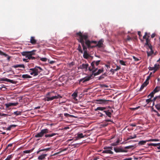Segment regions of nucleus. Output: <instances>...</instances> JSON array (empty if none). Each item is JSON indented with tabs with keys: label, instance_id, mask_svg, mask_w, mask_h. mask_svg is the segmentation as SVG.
<instances>
[{
	"label": "nucleus",
	"instance_id": "53",
	"mask_svg": "<svg viewBox=\"0 0 160 160\" xmlns=\"http://www.w3.org/2000/svg\"><path fill=\"white\" fill-rule=\"evenodd\" d=\"M132 39V38L129 36H128L127 38V41H129Z\"/></svg>",
	"mask_w": 160,
	"mask_h": 160
},
{
	"label": "nucleus",
	"instance_id": "12",
	"mask_svg": "<svg viewBox=\"0 0 160 160\" xmlns=\"http://www.w3.org/2000/svg\"><path fill=\"white\" fill-rule=\"evenodd\" d=\"M79 90V88L76 89L75 91L72 94V96L73 97V98L75 99L78 96V91Z\"/></svg>",
	"mask_w": 160,
	"mask_h": 160
},
{
	"label": "nucleus",
	"instance_id": "10",
	"mask_svg": "<svg viewBox=\"0 0 160 160\" xmlns=\"http://www.w3.org/2000/svg\"><path fill=\"white\" fill-rule=\"evenodd\" d=\"M91 76L90 77H86L85 78H82L80 79V82L84 83L88 81L91 79Z\"/></svg>",
	"mask_w": 160,
	"mask_h": 160
},
{
	"label": "nucleus",
	"instance_id": "59",
	"mask_svg": "<svg viewBox=\"0 0 160 160\" xmlns=\"http://www.w3.org/2000/svg\"><path fill=\"white\" fill-rule=\"evenodd\" d=\"M151 77L150 76H148L147 77L146 80V81H147V82H149L148 81L149 79H150Z\"/></svg>",
	"mask_w": 160,
	"mask_h": 160
},
{
	"label": "nucleus",
	"instance_id": "8",
	"mask_svg": "<svg viewBox=\"0 0 160 160\" xmlns=\"http://www.w3.org/2000/svg\"><path fill=\"white\" fill-rule=\"evenodd\" d=\"M1 80L3 81H6L13 84H15L16 82V81H15L10 80L7 78H2Z\"/></svg>",
	"mask_w": 160,
	"mask_h": 160
},
{
	"label": "nucleus",
	"instance_id": "30",
	"mask_svg": "<svg viewBox=\"0 0 160 160\" xmlns=\"http://www.w3.org/2000/svg\"><path fill=\"white\" fill-rule=\"evenodd\" d=\"M107 76L106 74L105 73H104L99 77L98 80H102L104 78L105 76Z\"/></svg>",
	"mask_w": 160,
	"mask_h": 160
},
{
	"label": "nucleus",
	"instance_id": "64",
	"mask_svg": "<svg viewBox=\"0 0 160 160\" xmlns=\"http://www.w3.org/2000/svg\"><path fill=\"white\" fill-rule=\"evenodd\" d=\"M120 69V68L118 66H117V68L115 69V71H116L118 70H119V69Z\"/></svg>",
	"mask_w": 160,
	"mask_h": 160
},
{
	"label": "nucleus",
	"instance_id": "15",
	"mask_svg": "<svg viewBox=\"0 0 160 160\" xmlns=\"http://www.w3.org/2000/svg\"><path fill=\"white\" fill-rule=\"evenodd\" d=\"M103 153H109V154H112V152L111 150V149L110 148H108L106 149H105L102 152Z\"/></svg>",
	"mask_w": 160,
	"mask_h": 160
},
{
	"label": "nucleus",
	"instance_id": "5",
	"mask_svg": "<svg viewBox=\"0 0 160 160\" xmlns=\"http://www.w3.org/2000/svg\"><path fill=\"white\" fill-rule=\"evenodd\" d=\"M91 67L88 68V70L90 71H92V73H94L98 70V68L96 67L93 61L91 63Z\"/></svg>",
	"mask_w": 160,
	"mask_h": 160
},
{
	"label": "nucleus",
	"instance_id": "13",
	"mask_svg": "<svg viewBox=\"0 0 160 160\" xmlns=\"http://www.w3.org/2000/svg\"><path fill=\"white\" fill-rule=\"evenodd\" d=\"M37 42V41L35 39L34 37H31L30 40V42L31 43L32 45H35L36 44Z\"/></svg>",
	"mask_w": 160,
	"mask_h": 160
},
{
	"label": "nucleus",
	"instance_id": "23",
	"mask_svg": "<svg viewBox=\"0 0 160 160\" xmlns=\"http://www.w3.org/2000/svg\"><path fill=\"white\" fill-rule=\"evenodd\" d=\"M159 65H158L156 64H154V66L153 67L154 69V71L153 73H154L159 68Z\"/></svg>",
	"mask_w": 160,
	"mask_h": 160
},
{
	"label": "nucleus",
	"instance_id": "7",
	"mask_svg": "<svg viewBox=\"0 0 160 160\" xmlns=\"http://www.w3.org/2000/svg\"><path fill=\"white\" fill-rule=\"evenodd\" d=\"M46 131H41V132L35 135V137L36 138H39L42 137L43 134L46 133Z\"/></svg>",
	"mask_w": 160,
	"mask_h": 160
},
{
	"label": "nucleus",
	"instance_id": "6",
	"mask_svg": "<svg viewBox=\"0 0 160 160\" xmlns=\"http://www.w3.org/2000/svg\"><path fill=\"white\" fill-rule=\"evenodd\" d=\"M89 67V64L88 63H82L79 66L80 68L82 69H85V71H87L88 70V68Z\"/></svg>",
	"mask_w": 160,
	"mask_h": 160
},
{
	"label": "nucleus",
	"instance_id": "38",
	"mask_svg": "<svg viewBox=\"0 0 160 160\" xmlns=\"http://www.w3.org/2000/svg\"><path fill=\"white\" fill-rule=\"evenodd\" d=\"M155 93L154 92H152L148 96V98H149V97H150L151 98L153 97L154 96V94Z\"/></svg>",
	"mask_w": 160,
	"mask_h": 160
},
{
	"label": "nucleus",
	"instance_id": "45",
	"mask_svg": "<svg viewBox=\"0 0 160 160\" xmlns=\"http://www.w3.org/2000/svg\"><path fill=\"white\" fill-rule=\"evenodd\" d=\"M152 100H151L150 98H149L148 99H147L146 100V102L147 104L149 103L150 102H152Z\"/></svg>",
	"mask_w": 160,
	"mask_h": 160
},
{
	"label": "nucleus",
	"instance_id": "62",
	"mask_svg": "<svg viewBox=\"0 0 160 160\" xmlns=\"http://www.w3.org/2000/svg\"><path fill=\"white\" fill-rule=\"evenodd\" d=\"M45 151V149H41L39 151H38L37 152V153H38L39 152H41V151Z\"/></svg>",
	"mask_w": 160,
	"mask_h": 160
},
{
	"label": "nucleus",
	"instance_id": "44",
	"mask_svg": "<svg viewBox=\"0 0 160 160\" xmlns=\"http://www.w3.org/2000/svg\"><path fill=\"white\" fill-rule=\"evenodd\" d=\"M12 155H8L7 158H6L8 160H10L12 158Z\"/></svg>",
	"mask_w": 160,
	"mask_h": 160
},
{
	"label": "nucleus",
	"instance_id": "58",
	"mask_svg": "<svg viewBox=\"0 0 160 160\" xmlns=\"http://www.w3.org/2000/svg\"><path fill=\"white\" fill-rule=\"evenodd\" d=\"M12 143H11L9 144L8 145L7 147L5 149H6L8 147H12Z\"/></svg>",
	"mask_w": 160,
	"mask_h": 160
},
{
	"label": "nucleus",
	"instance_id": "27",
	"mask_svg": "<svg viewBox=\"0 0 160 160\" xmlns=\"http://www.w3.org/2000/svg\"><path fill=\"white\" fill-rule=\"evenodd\" d=\"M158 99H160V95L157 96L155 97H154L153 100H152V102H153V105L154 104V102Z\"/></svg>",
	"mask_w": 160,
	"mask_h": 160
},
{
	"label": "nucleus",
	"instance_id": "43",
	"mask_svg": "<svg viewBox=\"0 0 160 160\" xmlns=\"http://www.w3.org/2000/svg\"><path fill=\"white\" fill-rule=\"evenodd\" d=\"M40 60L41 61H43V62H46L47 60V59L45 58H40Z\"/></svg>",
	"mask_w": 160,
	"mask_h": 160
},
{
	"label": "nucleus",
	"instance_id": "36",
	"mask_svg": "<svg viewBox=\"0 0 160 160\" xmlns=\"http://www.w3.org/2000/svg\"><path fill=\"white\" fill-rule=\"evenodd\" d=\"M33 150V149L30 150H27L23 151V153H30L32 152Z\"/></svg>",
	"mask_w": 160,
	"mask_h": 160
},
{
	"label": "nucleus",
	"instance_id": "41",
	"mask_svg": "<svg viewBox=\"0 0 160 160\" xmlns=\"http://www.w3.org/2000/svg\"><path fill=\"white\" fill-rule=\"evenodd\" d=\"M119 62L122 65H124V66H126V64H125V62H124L122 60H120L119 61Z\"/></svg>",
	"mask_w": 160,
	"mask_h": 160
},
{
	"label": "nucleus",
	"instance_id": "33",
	"mask_svg": "<svg viewBox=\"0 0 160 160\" xmlns=\"http://www.w3.org/2000/svg\"><path fill=\"white\" fill-rule=\"evenodd\" d=\"M64 115L66 117H70L72 118L75 117V116L73 115H70L67 113H64Z\"/></svg>",
	"mask_w": 160,
	"mask_h": 160
},
{
	"label": "nucleus",
	"instance_id": "52",
	"mask_svg": "<svg viewBox=\"0 0 160 160\" xmlns=\"http://www.w3.org/2000/svg\"><path fill=\"white\" fill-rule=\"evenodd\" d=\"M149 146H156L157 144L156 143H150L149 145Z\"/></svg>",
	"mask_w": 160,
	"mask_h": 160
},
{
	"label": "nucleus",
	"instance_id": "39",
	"mask_svg": "<svg viewBox=\"0 0 160 160\" xmlns=\"http://www.w3.org/2000/svg\"><path fill=\"white\" fill-rule=\"evenodd\" d=\"M26 58H27L29 60H33L35 59V57H32V56H30V57L29 56H26Z\"/></svg>",
	"mask_w": 160,
	"mask_h": 160
},
{
	"label": "nucleus",
	"instance_id": "40",
	"mask_svg": "<svg viewBox=\"0 0 160 160\" xmlns=\"http://www.w3.org/2000/svg\"><path fill=\"white\" fill-rule=\"evenodd\" d=\"M155 107L158 110L160 111V104H157L155 105Z\"/></svg>",
	"mask_w": 160,
	"mask_h": 160
},
{
	"label": "nucleus",
	"instance_id": "24",
	"mask_svg": "<svg viewBox=\"0 0 160 160\" xmlns=\"http://www.w3.org/2000/svg\"><path fill=\"white\" fill-rule=\"evenodd\" d=\"M106 109V108L105 107H98L97 108L95 109V111H97L98 110L102 111Z\"/></svg>",
	"mask_w": 160,
	"mask_h": 160
},
{
	"label": "nucleus",
	"instance_id": "54",
	"mask_svg": "<svg viewBox=\"0 0 160 160\" xmlns=\"http://www.w3.org/2000/svg\"><path fill=\"white\" fill-rule=\"evenodd\" d=\"M148 68L149 69V70H154V68L153 67H149Z\"/></svg>",
	"mask_w": 160,
	"mask_h": 160
},
{
	"label": "nucleus",
	"instance_id": "14",
	"mask_svg": "<svg viewBox=\"0 0 160 160\" xmlns=\"http://www.w3.org/2000/svg\"><path fill=\"white\" fill-rule=\"evenodd\" d=\"M148 48H149L150 50V51L147 52V54L148 56L149 57V56H151L152 54H153L154 53V52H153V51L152 50V46H151V47H148Z\"/></svg>",
	"mask_w": 160,
	"mask_h": 160
},
{
	"label": "nucleus",
	"instance_id": "20",
	"mask_svg": "<svg viewBox=\"0 0 160 160\" xmlns=\"http://www.w3.org/2000/svg\"><path fill=\"white\" fill-rule=\"evenodd\" d=\"M62 97L61 96L59 95H58L57 96H53L51 97H50V100L51 101L53 100V99H57L59 98H62Z\"/></svg>",
	"mask_w": 160,
	"mask_h": 160
},
{
	"label": "nucleus",
	"instance_id": "51",
	"mask_svg": "<svg viewBox=\"0 0 160 160\" xmlns=\"http://www.w3.org/2000/svg\"><path fill=\"white\" fill-rule=\"evenodd\" d=\"M146 87V86H144V85H143V84H142V85H141V88H140V90H139V91H141L142 90V89L144 88V87Z\"/></svg>",
	"mask_w": 160,
	"mask_h": 160
},
{
	"label": "nucleus",
	"instance_id": "47",
	"mask_svg": "<svg viewBox=\"0 0 160 160\" xmlns=\"http://www.w3.org/2000/svg\"><path fill=\"white\" fill-rule=\"evenodd\" d=\"M147 35H148V33L147 32H145L144 35L143 37V39H146L147 38Z\"/></svg>",
	"mask_w": 160,
	"mask_h": 160
},
{
	"label": "nucleus",
	"instance_id": "2",
	"mask_svg": "<svg viewBox=\"0 0 160 160\" xmlns=\"http://www.w3.org/2000/svg\"><path fill=\"white\" fill-rule=\"evenodd\" d=\"M75 37L77 38L78 42H80L82 47L83 50L84 51L83 57L86 59H88L89 57H91L88 53L87 51L88 47L85 44V40L83 38L82 36V33L81 32H77L75 35Z\"/></svg>",
	"mask_w": 160,
	"mask_h": 160
},
{
	"label": "nucleus",
	"instance_id": "49",
	"mask_svg": "<svg viewBox=\"0 0 160 160\" xmlns=\"http://www.w3.org/2000/svg\"><path fill=\"white\" fill-rule=\"evenodd\" d=\"M146 87V86H144V85H143V84H142V85H141V88H140V90H139V91H141L142 90V89L144 88V87Z\"/></svg>",
	"mask_w": 160,
	"mask_h": 160
},
{
	"label": "nucleus",
	"instance_id": "46",
	"mask_svg": "<svg viewBox=\"0 0 160 160\" xmlns=\"http://www.w3.org/2000/svg\"><path fill=\"white\" fill-rule=\"evenodd\" d=\"M149 83V82H147L145 81L142 84L144 86H146Z\"/></svg>",
	"mask_w": 160,
	"mask_h": 160
},
{
	"label": "nucleus",
	"instance_id": "60",
	"mask_svg": "<svg viewBox=\"0 0 160 160\" xmlns=\"http://www.w3.org/2000/svg\"><path fill=\"white\" fill-rule=\"evenodd\" d=\"M74 65V62H71L69 64V65L71 66H73Z\"/></svg>",
	"mask_w": 160,
	"mask_h": 160
},
{
	"label": "nucleus",
	"instance_id": "42",
	"mask_svg": "<svg viewBox=\"0 0 160 160\" xmlns=\"http://www.w3.org/2000/svg\"><path fill=\"white\" fill-rule=\"evenodd\" d=\"M21 112L20 111H16L14 112V113L16 115H19L21 114Z\"/></svg>",
	"mask_w": 160,
	"mask_h": 160
},
{
	"label": "nucleus",
	"instance_id": "26",
	"mask_svg": "<svg viewBox=\"0 0 160 160\" xmlns=\"http://www.w3.org/2000/svg\"><path fill=\"white\" fill-rule=\"evenodd\" d=\"M22 78H31L32 77L28 74H23L22 75Z\"/></svg>",
	"mask_w": 160,
	"mask_h": 160
},
{
	"label": "nucleus",
	"instance_id": "29",
	"mask_svg": "<svg viewBox=\"0 0 160 160\" xmlns=\"http://www.w3.org/2000/svg\"><path fill=\"white\" fill-rule=\"evenodd\" d=\"M160 91V87H156L153 90V92L155 93Z\"/></svg>",
	"mask_w": 160,
	"mask_h": 160
},
{
	"label": "nucleus",
	"instance_id": "31",
	"mask_svg": "<svg viewBox=\"0 0 160 160\" xmlns=\"http://www.w3.org/2000/svg\"><path fill=\"white\" fill-rule=\"evenodd\" d=\"M16 126L17 125H11L7 128V130H10L11 129H12L13 128Z\"/></svg>",
	"mask_w": 160,
	"mask_h": 160
},
{
	"label": "nucleus",
	"instance_id": "17",
	"mask_svg": "<svg viewBox=\"0 0 160 160\" xmlns=\"http://www.w3.org/2000/svg\"><path fill=\"white\" fill-rule=\"evenodd\" d=\"M103 71V68L99 69L98 72H94V73H92V74L94 75V76H96L97 75H98L100 73H101Z\"/></svg>",
	"mask_w": 160,
	"mask_h": 160
},
{
	"label": "nucleus",
	"instance_id": "34",
	"mask_svg": "<svg viewBox=\"0 0 160 160\" xmlns=\"http://www.w3.org/2000/svg\"><path fill=\"white\" fill-rule=\"evenodd\" d=\"M148 142H157L159 141V140L158 139H151L149 140H147Z\"/></svg>",
	"mask_w": 160,
	"mask_h": 160
},
{
	"label": "nucleus",
	"instance_id": "57",
	"mask_svg": "<svg viewBox=\"0 0 160 160\" xmlns=\"http://www.w3.org/2000/svg\"><path fill=\"white\" fill-rule=\"evenodd\" d=\"M115 71V69H114L112 68L110 70V72H112L113 74L114 73Z\"/></svg>",
	"mask_w": 160,
	"mask_h": 160
},
{
	"label": "nucleus",
	"instance_id": "3",
	"mask_svg": "<svg viewBox=\"0 0 160 160\" xmlns=\"http://www.w3.org/2000/svg\"><path fill=\"white\" fill-rule=\"evenodd\" d=\"M42 70V69L40 67L36 66L33 68L30 69L29 72L31 75L36 76L38 75Z\"/></svg>",
	"mask_w": 160,
	"mask_h": 160
},
{
	"label": "nucleus",
	"instance_id": "4",
	"mask_svg": "<svg viewBox=\"0 0 160 160\" xmlns=\"http://www.w3.org/2000/svg\"><path fill=\"white\" fill-rule=\"evenodd\" d=\"M36 50H32L30 51L23 52L21 53L22 56H32L35 54Z\"/></svg>",
	"mask_w": 160,
	"mask_h": 160
},
{
	"label": "nucleus",
	"instance_id": "55",
	"mask_svg": "<svg viewBox=\"0 0 160 160\" xmlns=\"http://www.w3.org/2000/svg\"><path fill=\"white\" fill-rule=\"evenodd\" d=\"M115 151L116 152H119L120 151L119 149L118 148H114Z\"/></svg>",
	"mask_w": 160,
	"mask_h": 160
},
{
	"label": "nucleus",
	"instance_id": "48",
	"mask_svg": "<svg viewBox=\"0 0 160 160\" xmlns=\"http://www.w3.org/2000/svg\"><path fill=\"white\" fill-rule=\"evenodd\" d=\"M133 59H134V61H138L139 60V59H138L135 56H133Z\"/></svg>",
	"mask_w": 160,
	"mask_h": 160
},
{
	"label": "nucleus",
	"instance_id": "63",
	"mask_svg": "<svg viewBox=\"0 0 160 160\" xmlns=\"http://www.w3.org/2000/svg\"><path fill=\"white\" fill-rule=\"evenodd\" d=\"M155 33H152V35H151V37L152 38H153L154 37H155Z\"/></svg>",
	"mask_w": 160,
	"mask_h": 160
},
{
	"label": "nucleus",
	"instance_id": "18",
	"mask_svg": "<svg viewBox=\"0 0 160 160\" xmlns=\"http://www.w3.org/2000/svg\"><path fill=\"white\" fill-rule=\"evenodd\" d=\"M12 67L14 68H25V66L23 64H18L15 65H13L12 66Z\"/></svg>",
	"mask_w": 160,
	"mask_h": 160
},
{
	"label": "nucleus",
	"instance_id": "22",
	"mask_svg": "<svg viewBox=\"0 0 160 160\" xmlns=\"http://www.w3.org/2000/svg\"><path fill=\"white\" fill-rule=\"evenodd\" d=\"M150 37L149 35L148 36V38L146 39V43H145V45L148 47H151V46H152L151 44L149 43V40L148 38Z\"/></svg>",
	"mask_w": 160,
	"mask_h": 160
},
{
	"label": "nucleus",
	"instance_id": "11",
	"mask_svg": "<svg viewBox=\"0 0 160 160\" xmlns=\"http://www.w3.org/2000/svg\"><path fill=\"white\" fill-rule=\"evenodd\" d=\"M18 104V102L15 103H9L5 104V106L7 108H9L12 106H16Z\"/></svg>",
	"mask_w": 160,
	"mask_h": 160
},
{
	"label": "nucleus",
	"instance_id": "50",
	"mask_svg": "<svg viewBox=\"0 0 160 160\" xmlns=\"http://www.w3.org/2000/svg\"><path fill=\"white\" fill-rule=\"evenodd\" d=\"M146 87V86H144V85H143V84H142V85H141V88H140V90H139V91H141L142 90V89L144 88V87Z\"/></svg>",
	"mask_w": 160,
	"mask_h": 160
},
{
	"label": "nucleus",
	"instance_id": "19",
	"mask_svg": "<svg viewBox=\"0 0 160 160\" xmlns=\"http://www.w3.org/2000/svg\"><path fill=\"white\" fill-rule=\"evenodd\" d=\"M84 137V136L83 135L82 133H80V134H77V136H76L75 138H76L75 140H77L79 139H80L81 138H83Z\"/></svg>",
	"mask_w": 160,
	"mask_h": 160
},
{
	"label": "nucleus",
	"instance_id": "9",
	"mask_svg": "<svg viewBox=\"0 0 160 160\" xmlns=\"http://www.w3.org/2000/svg\"><path fill=\"white\" fill-rule=\"evenodd\" d=\"M96 101L97 102H98V103L102 104L108 103V102L109 101V100H106L104 99H97L96 100Z\"/></svg>",
	"mask_w": 160,
	"mask_h": 160
},
{
	"label": "nucleus",
	"instance_id": "35",
	"mask_svg": "<svg viewBox=\"0 0 160 160\" xmlns=\"http://www.w3.org/2000/svg\"><path fill=\"white\" fill-rule=\"evenodd\" d=\"M100 60H98L97 61H94L93 62L95 64L96 67H97L98 65L99 64V63L100 62Z\"/></svg>",
	"mask_w": 160,
	"mask_h": 160
},
{
	"label": "nucleus",
	"instance_id": "21",
	"mask_svg": "<svg viewBox=\"0 0 160 160\" xmlns=\"http://www.w3.org/2000/svg\"><path fill=\"white\" fill-rule=\"evenodd\" d=\"M47 156V154H43L41 155L38 157V159L39 160H43Z\"/></svg>",
	"mask_w": 160,
	"mask_h": 160
},
{
	"label": "nucleus",
	"instance_id": "25",
	"mask_svg": "<svg viewBox=\"0 0 160 160\" xmlns=\"http://www.w3.org/2000/svg\"><path fill=\"white\" fill-rule=\"evenodd\" d=\"M136 137V135L135 134L133 136H129L127 138L125 139V140H128L130 139H132L135 138Z\"/></svg>",
	"mask_w": 160,
	"mask_h": 160
},
{
	"label": "nucleus",
	"instance_id": "32",
	"mask_svg": "<svg viewBox=\"0 0 160 160\" xmlns=\"http://www.w3.org/2000/svg\"><path fill=\"white\" fill-rule=\"evenodd\" d=\"M147 142H148L147 140L141 141L139 142L138 144L140 145H144Z\"/></svg>",
	"mask_w": 160,
	"mask_h": 160
},
{
	"label": "nucleus",
	"instance_id": "1",
	"mask_svg": "<svg viewBox=\"0 0 160 160\" xmlns=\"http://www.w3.org/2000/svg\"><path fill=\"white\" fill-rule=\"evenodd\" d=\"M82 36L84 40H85V45L87 46L88 49H90L96 47L99 48L104 47V40L103 39H101L97 43L96 41L89 40L88 35L87 33H85L84 34L82 33Z\"/></svg>",
	"mask_w": 160,
	"mask_h": 160
},
{
	"label": "nucleus",
	"instance_id": "37",
	"mask_svg": "<svg viewBox=\"0 0 160 160\" xmlns=\"http://www.w3.org/2000/svg\"><path fill=\"white\" fill-rule=\"evenodd\" d=\"M56 134L55 133H52L51 134H46L45 135V137H51L55 135Z\"/></svg>",
	"mask_w": 160,
	"mask_h": 160
},
{
	"label": "nucleus",
	"instance_id": "28",
	"mask_svg": "<svg viewBox=\"0 0 160 160\" xmlns=\"http://www.w3.org/2000/svg\"><path fill=\"white\" fill-rule=\"evenodd\" d=\"M77 50L80 52L81 53H83V51L82 50L81 46L80 44H79L78 45Z\"/></svg>",
	"mask_w": 160,
	"mask_h": 160
},
{
	"label": "nucleus",
	"instance_id": "61",
	"mask_svg": "<svg viewBox=\"0 0 160 160\" xmlns=\"http://www.w3.org/2000/svg\"><path fill=\"white\" fill-rule=\"evenodd\" d=\"M49 99H50V97H46V101H50V100Z\"/></svg>",
	"mask_w": 160,
	"mask_h": 160
},
{
	"label": "nucleus",
	"instance_id": "16",
	"mask_svg": "<svg viewBox=\"0 0 160 160\" xmlns=\"http://www.w3.org/2000/svg\"><path fill=\"white\" fill-rule=\"evenodd\" d=\"M111 111L112 112H113V110H112ZM104 112H105L106 115L108 117L110 118L111 117V111L109 110H108L107 111H104Z\"/></svg>",
	"mask_w": 160,
	"mask_h": 160
},
{
	"label": "nucleus",
	"instance_id": "56",
	"mask_svg": "<svg viewBox=\"0 0 160 160\" xmlns=\"http://www.w3.org/2000/svg\"><path fill=\"white\" fill-rule=\"evenodd\" d=\"M4 55L6 56H8V57H7V59L8 60V61L10 59V58H11L10 57L8 56L7 54H4Z\"/></svg>",
	"mask_w": 160,
	"mask_h": 160
}]
</instances>
